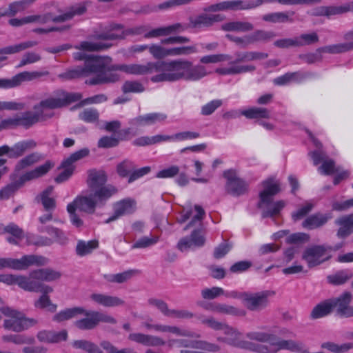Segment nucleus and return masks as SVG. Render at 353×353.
Wrapping results in <instances>:
<instances>
[{"mask_svg":"<svg viewBox=\"0 0 353 353\" xmlns=\"http://www.w3.org/2000/svg\"><path fill=\"white\" fill-rule=\"evenodd\" d=\"M81 99V93L67 92L62 90H57L49 97L34 105V112L28 111L6 119L8 128L23 126L28 128L38 121L52 116V114L46 113V110L59 108Z\"/></svg>","mask_w":353,"mask_h":353,"instance_id":"f257e3e1","label":"nucleus"},{"mask_svg":"<svg viewBox=\"0 0 353 353\" xmlns=\"http://www.w3.org/2000/svg\"><path fill=\"white\" fill-rule=\"evenodd\" d=\"M210 74L203 65H193L186 59L156 62V82L185 80L197 81Z\"/></svg>","mask_w":353,"mask_h":353,"instance_id":"f03ea898","label":"nucleus"},{"mask_svg":"<svg viewBox=\"0 0 353 353\" xmlns=\"http://www.w3.org/2000/svg\"><path fill=\"white\" fill-rule=\"evenodd\" d=\"M170 334L190 338L199 336L192 332L181 329L176 326L156 324V347L162 345L166 347L168 349L191 347L213 352H219L221 349L219 345L205 341H194L185 339H168V341H165L163 339V337L168 338Z\"/></svg>","mask_w":353,"mask_h":353,"instance_id":"7ed1b4c3","label":"nucleus"},{"mask_svg":"<svg viewBox=\"0 0 353 353\" xmlns=\"http://www.w3.org/2000/svg\"><path fill=\"white\" fill-rule=\"evenodd\" d=\"M88 77H92L85 81L89 85L114 83L120 78L117 73L108 72L107 64L102 58L87 60L83 67H74L59 75V78L65 80Z\"/></svg>","mask_w":353,"mask_h":353,"instance_id":"20e7f679","label":"nucleus"},{"mask_svg":"<svg viewBox=\"0 0 353 353\" xmlns=\"http://www.w3.org/2000/svg\"><path fill=\"white\" fill-rule=\"evenodd\" d=\"M141 28H128L123 30L120 24L112 23L104 27L101 32H96L93 37L99 41H83L75 48L89 52L103 51L110 48L112 44L108 41L123 39L128 35L139 34Z\"/></svg>","mask_w":353,"mask_h":353,"instance_id":"39448f33","label":"nucleus"},{"mask_svg":"<svg viewBox=\"0 0 353 353\" xmlns=\"http://www.w3.org/2000/svg\"><path fill=\"white\" fill-rule=\"evenodd\" d=\"M236 59L228 63V66H221L215 70L218 74L236 75L251 72L255 70L252 65H243L242 62L254 60L264 59L268 57V54L259 52H243L236 53Z\"/></svg>","mask_w":353,"mask_h":353,"instance_id":"423d86ee","label":"nucleus"},{"mask_svg":"<svg viewBox=\"0 0 353 353\" xmlns=\"http://www.w3.org/2000/svg\"><path fill=\"white\" fill-rule=\"evenodd\" d=\"M114 192L112 188H106L103 190L91 192L89 195L78 196L70 204L73 205L75 208L80 211L93 214L96 207H101L105 205L106 201L111 197V194Z\"/></svg>","mask_w":353,"mask_h":353,"instance_id":"0eeeda50","label":"nucleus"},{"mask_svg":"<svg viewBox=\"0 0 353 353\" xmlns=\"http://www.w3.org/2000/svg\"><path fill=\"white\" fill-rule=\"evenodd\" d=\"M48 259L43 256L29 254L20 259L0 258V270L10 268L15 270H26L32 265L44 266Z\"/></svg>","mask_w":353,"mask_h":353,"instance_id":"6e6552de","label":"nucleus"},{"mask_svg":"<svg viewBox=\"0 0 353 353\" xmlns=\"http://www.w3.org/2000/svg\"><path fill=\"white\" fill-rule=\"evenodd\" d=\"M341 247V244L336 245L334 249L330 246L313 245L304 250L302 259L307 263L308 268H312L327 261L332 256V252Z\"/></svg>","mask_w":353,"mask_h":353,"instance_id":"1a4fd4ad","label":"nucleus"},{"mask_svg":"<svg viewBox=\"0 0 353 353\" xmlns=\"http://www.w3.org/2000/svg\"><path fill=\"white\" fill-rule=\"evenodd\" d=\"M273 0H234L219 2L205 8V12H219L225 10H249L255 8L263 3H270Z\"/></svg>","mask_w":353,"mask_h":353,"instance_id":"9d476101","label":"nucleus"},{"mask_svg":"<svg viewBox=\"0 0 353 353\" xmlns=\"http://www.w3.org/2000/svg\"><path fill=\"white\" fill-rule=\"evenodd\" d=\"M1 311L5 316L8 317L3 323V327L6 330L20 332L36 323L35 320L25 318L22 313L11 308H3Z\"/></svg>","mask_w":353,"mask_h":353,"instance_id":"9b49d317","label":"nucleus"},{"mask_svg":"<svg viewBox=\"0 0 353 353\" xmlns=\"http://www.w3.org/2000/svg\"><path fill=\"white\" fill-rule=\"evenodd\" d=\"M275 295L272 290H263L256 292H245L243 305L251 312H261L270 304V299Z\"/></svg>","mask_w":353,"mask_h":353,"instance_id":"f8f14e48","label":"nucleus"},{"mask_svg":"<svg viewBox=\"0 0 353 353\" xmlns=\"http://www.w3.org/2000/svg\"><path fill=\"white\" fill-rule=\"evenodd\" d=\"M308 134L313 142L314 145L318 148L317 150L310 153L312 159L313 160L315 165L323 161L322 165L319 168V172L321 174L330 175L335 172H339V168H335L334 161L332 159H325V154L320 148L322 147L321 143L310 132H308Z\"/></svg>","mask_w":353,"mask_h":353,"instance_id":"ddd939ff","label":"nucleus"},{"mask_svg":"<svg viewBox=\"0 0 353 353\" xmlns=\"http://www.w3.org/2000/svg\"><path fill=\"white\" fill-rule=\"evenodd\" d=\"M49 75L48 71H25L20 72L11 79H0V88H12L19 86L24 81L39 79Z\"/></svg>","mask_w":353,"mask_h":353,"instance_id":"4468645a","label":"nucleus"},{"mask_svg":"<svg viewBox=\"0 0 353 353\" xmlns=\"http://www.w3.org/2000/svg\"><path fill=\"white\" fill-rule=\"evenodd\" d=\"M30 290L26 292H41V295L34 302V306L37 308L44 309L47 308L50 312H54L57 309V305L52 303L48 295L53 292V288L46 284L30 283Z\"/></svg>","mask_w":353,"mask_h":353,"instance_id":"2eb2a0df","label":"nucleus"},{"mask_svg":"<svg viewBox=\"0 0 353 353\" xmlns=\"http://www.w3.org/2000/svg\"><path fill=\"white\" fill-rule=\"evenodd\" d=\"M107 181V175L103 170H91L88 171L87 183L92 193L106 188H112L114 192L111 196L117 192V189L112 185H105Z\"/></svg>","mask_w":353,"mask_h":353,"instance_id":"dca6fc26","label":"nucleus"},{"mask_svg":"<svg viewBox=\"0 0 353 353\" xmlns=\"http://www.w3.org/2000/svg\"><path fill=\"white\" fill-rule=\"evenodd\" d=\"M154 68V63L152 62L146 64H119L112 65L111 68L107 65L108 72L112 73L111 70H119L127 74L132 75H145L151 73Z\"/></svg>","mask_w":353,"mask_h":353,"instance_id":"f3484780","label":"nucleus"},{"mask_svg":"<svg viewBox=\"0 0 353 353\" xmlns=\"http://www.w3.org/2000/svg\"><path fill=\"white\" fill-rule=\"evenodd\" d=\"M205 216V211L200 205H195L194 207H185L179 217L178 221L179 223H184L188 219H190V223L185 227V230L190 227L200 225L202 220Z\"/></svg>","mask_w":353,"mask_h":353,"instance_id":"a211bd4d","label":"nucleus"},{"mask_svg":"<svg viewBox=\"0 0 353 353\" xmlns=\"http://www.w3.org/2000/svg\"><path fill=\"white\" fill-rule=\"evenodd\" d=\"M61 276L60 272L52 268H40L30 272L27 276L30 283L44 284L43 282H53Z\"/></svg>","mask_w":353,"mask_h":353,"instance_id":"6ab92c4d","label":"nucleus"},{"mask_svg":"<svg viewBox=\"0 0 353 353\" xmlns=\"http://www.w3.org/2000/svg\"><path fill=\"white\" fill-rule=\"evenodd\" d=\"M137 208L136 201L130 198L121 200L114 205V214L109 217L105 223H109L119 219L120 216L130 214L135 212Z\"/></svg>","mask_w":353,"mask_h":353,"instance_id":"aec40b11","label":"nucleus"},{"mask_svg":"<svg viewBox=\"0 0 353 353\" xmlns=\"http://www.w3.org/2000/svg\"><path fill=\"white\" fill-rule=\"evenodd\" d=\"M351 299V294L345 292L336 299H330L332 310L341 316H353V307L349 305Z\"/></svg>","mask_w":353,"mask_h":353,"instance_id":"412c9836","label":"nucleus"},{"mask_svg":"<svg viewBox=\"0 0 353 353\" xmlns=\"http://www.w3.org/2000/svg\"><path fill=\"white\" fill-rule=\"evenodd\" d=\"M227 179V190L233 195L239 196L244 194L247 190V184L237 177L234 170H227L223 174Z\"/></svg>","mask_w":353,"mask_h":353,"instance_id":"4be33fe9","label":"nucleus"},{"mask_svg":"<svg viewBox=\"0 0 353 353\" xmlns=\"http://www.w3.org/2000/svg\"><path fill=\"white\" fill-rule=\"evenodd\" d=\"M225 16L221 14L202 13L190 19V26L194 28H208L215 23L223 21Z\"/></svg>","mask_w":353,"mask_h":353,"instance_id":"5701e85b","label":"nucleus"},{"mask_svg":"<svg viewBox=\"0 0 353 353\" xmlns=\"http://www.w3.org/2000/svg\"><path fill=\"white\" fill-rule=\"evenodd\" d=\"M259 208L262 210L263 217H272L278 215L285 206V202L280 200L273 201L272 198H268L265 201L260 199Z\"/></svg>","mask_w":353,"mask_h":353,"instance_id":"b1692460","label":"nucleus"},{"mask_svg":"<svg viewBox=\"0 0 353 353\" xmlns=\"http://www.w3.org/2000/svg\"><path fill=\"white\" fill-rule=\"evenodd\" d=\"M221 332L224 336H218V342L244 348L245 343L241 341V334L236 329L227 324Z\"/></svg>","mask_w":353,"mask_h":353,"instance_id":"393cba45","label":"nucleus"},{"mask_svg":"<svg viewBox=\"0 0 353 353\" xmlns=\"http://www.w3.org/2000/svg\"><path fill=\"white\" fill-rule=\"evenodd\" d=\"M90 299L95 303L106 307L121 306L125 303L124 301L118 296L101 293H93L90 295Z\"/></svg>","mask_w":353,"mask_h":353,"instance_id":"a878e982","label":"nucleus"},{"mask_svg":"<svg viewBox=\"0 0 353 353\" xmlns=\"http://www.w3.org/2000/svg\"><path fill=\"white\" fill-rule=\"evenodd\" d=\"M205 237L201 231H194L190 238L182 239L178 243L179 249L182 251H186L195 247H200L204 245Z\"/></svg>","mask_w":353,"mask_h":353,"instance_id":"bb28decb","label":"nucleus"},{"mask_svg":"<svg viewBox=\"0 0 353 353\" xmlns=\"http://www.w3.org/2000/svg\"><path fill=\"white\" fill-rule=\"evenodd\" d=\"M0 282L6 285H17L19 288L26 291L30 290V283L28 281L26 275L2 274H0Z\"/></svg>","mask_w":353,"mask_h":353,"instance_id":"cd10ccee","label":"nucleus"},{"mask_svg":"<svg viewBox=\"0 0 353 353\" xmlns=\"http://www.w3.org/2000/svg\"><path fill=\"white\" fill-rule=\"evenodd\" d=\"M5 234L11 235L8 236L6 240L8 243L13 245H18L23 237V230L18 225L12 223L8 225H0V234Z\"/></svg>","mask_w":353,"mask_h":353,"instance_id":"c85d7f7f","label":"nucleus"},{"mask_svg":"<svg viewBox=\"0 0 353 353\" xmlns=\"http://www.w3.org/2000/svg\"><path fill=\"white\" fill-rule=\"evenodd\" d=\"M37 45V41H28L19 44L7 46L0 49V68L3 67V62L7 59V54H15L32 48Z\"/></svg>","mask_w":353,"mask_h":353,"instance_id":"c756f323","label":"nucleus"},{"mask_svg":"<svg viewBox=\"0 0 353 353\" xmlns=\"http://www.w3.org/2000/svg\"><path fill=\"white\" fill-rule=\"evenodd\" d=\"M52 166L53 165L50 161H46L44 164L37 167L35 169L27 172L18 180L19 185L21 187L26 181L43 176L52 168Z\"/></svg>","mask_w":353,"mask_h":353,"instance_id":"7c9ffc66","label":"nucleus"},{"mask_svg":"<svg viewBox=\"0 0 353 353\" xmlns=\"http://www.w3.org/2000/svg\"><path fill=\"white\" fill-rule=\"evenodd\" d=\"M86 11L87 8L85 3H76L68 8L63 14L57 16L54 20L59 23L67 21L74 17L83 15Z\"/></svg>","mask_w":353,"mask_h":353,"instance_id":"2f4dec72","label":"nucleus"},{"mask_svg":"<svg viewBox=\"0 0 353 353\" xmlns=\"http://www.w3.org/2000/svg\"><path fill=\"white\" fill-rule=\"evenodd\" d=\"M80 314H83L85 317L74 322L75 326L79 330H92L97 325L95 311L86 310L84 309V312L80 313L79 315Z\"/></svg>","mask_w":353,"mask_h":353,"instance_id":"473e14b6","label":"nucleus"},{"mask_svg":"<svg viewBox=\"0 0 353 353\" xmlns=\"http://www.w3.org/2000/svg\"><path fill=\"white\" fill-rule=\"evenodd\" d=\"M263 190L259 194L260 199L265 201L268 198L272 196L281 191L280 183L274 179H268L262 183Z\"/></svg>","mask_w":353,"mask_h":353,"instance_id":"72a5a7b5","label":"nucleus"},{"mask_svg":"<svg viewBox=\"0 0 353 353\" xmlns=\"http://www.w3.org/2000/svg\"><path fill=\"white\" fill-rule=\"evenodd\" d=\"M37 230L39 232L48 233L53 238V242L54 241L61 245H64L68 242V236L61 229L53 226H38Z\"/></svg>","mask_w":353,"mask_h":353,"instance_id":"f704fd0d","label":"nucleus"},{"mask_svg":"<svg viewBox=\"0 0 353 353\" xmlns=\"http://www.w3.org/2000/svg\"><path fill=\"white\" fill-rule=\"evenodd\" d=\"M339 225L337 234L339 237L345 238L353 232V214L345 215L336 221Z\"/></svg>","mask_w":353,"mask_h":353,"instance_id":"c9c22d12","label":"nucleus"},{"mask_svg":"<svg viewBox=\"0 0 353 353\" xmlns=\"http://www.w3.org/2000/svg\"><path fill=\"white\" fill-rule=\"evenodd\" d=\"M329 216L320 213L312 214L308 216L302 223L304 228L313 230L319 228L327 223Z\"/></svg>","mask_w":353,"mask_h":353,"instance_id":"e433bc0d","label":"nucleus"},{"mask_svg":"<svg viewBox=\"0 0 353 353\" xmlns=\"http://www.w3.org/2000/svg\"><path fill=\"white\" fill-rule=\"evenodd\" d=\"M139 273L140 271L138 270H129L115 274H104L103 278L110 283H123Z\"/></svg>","mask_w":353,"mask_h":353,"instance_id":"4c0bfd02","label":"nucleus"},{"mask_svg":"<svg viewBox=\"0 0 353 353\" xmlns=\"http://www.w3.org/2000/svg\"><path fill=\"white\" fill-rule=\"evenodd\" d=\"M221 30L226 32H248L253 29L252 23L246 21H229L222 24Z\"/></svg>","mask_w":353,"mask_h":353,"instance_id":"58836bf2","label":"nucleus"},{"mask_svg":"<svg viewBox=\"0 0 353 353\" xmlns=\"http://www.w3.org/2000/svg\"><path fill=\"white\" fill-rule=\"evenodd\" d=\"M53 187L49 186L39 196V200L46 211H54L56 208V201L51 196Z\"/></svg>","mask_w":353,"mask_h":353,"instance_id":"ea45409f","label":"nucleus"},{"mask_svg":"<svg viewBox=\"0 0 353 353\" xmlns=\"http://www.w3.org/2000/svg\"><path fill=\"white\" fill-rule=\"evenodd\" d=\"M35 146L36 143L32 140L17 143L10 148V158H18L22 156L27 150L33 148Z\"/></svg>","mask_w":353,"mask_h":353,"instance_id":"a19ab883","label":"nucleus"},{"mask_svg":"<svg viewBox=\"0 0 353 353\" xmlns=\"http://www.w3.org/2000/svg\"><path fill=\"white\" fill-rule=\"evenodd\" d=\"M84 312V308L82 307H74L72 308H68L60 311L53 316V321L56 322H62L71 319L79 315L80 313Z\"/></svg>","mask_w":353,"mask_h":353,"instance_id":"79ce46f5","label":"nucleus"},{"mask_svg":"<svg viewBox=\"0 0 353 353\" xmlns=\"http://www.w3.org/2000/svg\"><path fill=\"white\" fill-rule=\"evenodd\" d=\"M321 347L332 353H345L353 349V343L338 344L332 341H326L323 343Z\"/></svg>","mask_w":353,"mask_h":353,"instance_id":"37998d69","label":"nucleus"},{"mask_svg":"<svg viewBox=\"0 0 353 353\" xmlns=\"http://www.w3.org/2000/svg\"><path fill=\"white\" fill-rule=\"evenodd\" d=\"M351 50H353V43L345 42L320 48L318 49V52L336 54L345 52Z\"/></svg>","mask_w":353,"mask_h":353,"instance_id":"c03bdc74","label":"nucleus"},{"mask_svg":"<svg viewBox=\"0 0 353 353\" xmlns=\"http://www.w3.org/2000/svg\"><path fill=\"white\" fill-rule=\"evenodd\" d=\"M187 28L188 26L180 23H176L165 27H160L156 28V37L180 33L185 31Z\"/></svg>","mask_w":353,"mask_h":353,"instance_id":"a18cd8bd","label":"nucleus"},{"mask_svg":"<svg viewBox=\"0 0 353 353\" xmlns=\"http://www.w3.org/2000/svg\"><path fill=\"white\" fill-rule=\"evenodd\" d=\"M130 124L136 129H140L154 123V114L150 113L145 115L138 116L130 121Z\"/></svg>","mask_w":353,"mask_h":353,"instance_id":"49530a36","label":"nucleus"},{"mask_svg":"<svg viewBox=\"0 0 353 353\" xmlns=\"http://www.w3.org/2000/svg\"><path fill=\"white\" fill-rule=\"evenodd\" d=\"M98 247L97 241H85L80 240L78 241L76 247V252L78 256H83L90 254Z\"/></svg>","mask_w":353,"mask_h":353,"instance_id":"de8ad7c7","label":"nucleus"},{"mask_svg":"<svg viewBox=\"0 0 353 353\" xmlns=\"http://www.w3.org/2000/svg\"><path fill=\"white\" fill-rule=\"evenodd\" d=\"M72 347L76 349H80L85 351L88 353H103L99 347L87 340H77L73 341Z\"/></svg>","mask_w":353,"mask_h":353,"instance_id":"09e8293b","label":"nucleus"},{"mask_svg":"<svg viewBox=\"0 0 353 353\" xmlns=\"http://www.w3.org/2000/svg\"><path fill=\"white\" fill-rule=\"evenodd\" d=\"M241 114L248 119H262L269 118L270 112L264 108H251L248 110H242Z\"/></svg>","mask_w":353,"mask_h":353,"instance_id":"8fccbe9b","label":"nucleus"},{"mask_svg":"<svg viewBox=\"0 0 353 353\" xmlns=\"http://www.w3.org/2000/svg\"><path fill=\"white\" fill-rule=\"evenodd\" d=\"M332 305L330 300L324 301L317 305L311 312V317L312 319L322 318L329 314L332 311Z\"/></svg>","mask_w":353,"mask_h":353,"instance_id":"3c124183","label":"nucleus"},{"mask_svg":"<svg viewBox=\"0 0 353 353\" xmlns=\"http://www.w3.org/2000/svg\"><path fill=\"white\" fill-rule=\"evenodd\" d=\"M232 56L229 54H213L202 57L200 62L203 64L217 63L224 61H232Z\"/></svg>","mask_w":353,"mask_h":353,"instance_id":"603ef678","label":"nucleus"},{"mask_svg":"<svg viewBox=\"0 0 353 353\" xmlns=\"http://www.w3.org/2000/svg\"><path fill=\"white\" fill-rule=\"evenodd\" d=\"M291 15L294 14V12H290ZM263 19L265 21L272 23H285L288 21H292V20L290 18L289 12H277L267 14L263 16Z\"/></svg>","mask_w":353,"mask_h":353,"instance_id":"864d4df0","label":"nucleus"},{"mask_svg":"<svg viewBox=\"0 0 353 353\" xmlns=\"http://www.w3.org/2000/svg\"><path fill=\"white\" fill-rule=\"evenodd\" d=\"M353 276L352 271L345 270L327 276L329 283L334 285L343 284Z\"/></svg>","mask_w":353,"mask_h":353,"instance_id":"5fc2aeb1","label":"nucleus"},{"mask_svg":"<svg viewBox=\"0 0 353 353\" xmlns=\"http://www.w3.org/2000/svg\"><path fill=\"white\" fill-rule=\"evenodd\" d=\"M1 339L3 342L16 345L30 344L34 341L32 338L26 337L22 334H6L2 336Z\"/></svg>","mask_w":353,"mask_h":353,"instance_id":"6e6d98bb","label":"nucleus"},{"mask_svg":"<svg viewBox=\"0 0 353 353\" xmlns=\"http://www.w3.org/2000/svg\"><path fill=\"white\" fill-rule=\"evenodd\" d=\"M79 118L85 123H94L99 120V113L97 109L86 108L79 114Z\"/></svg>","mask_w":353,"mask_h":353,"instance_id":"4d7b16f0","label":"nucleus"},{"mask_svg":"<svg viewBox=\"0 0 353 353\" xmlns=\"http://www.w3.org/2000/svg\"><path fill=\"white\" fill-rule=\"evenodd\" d=\"M314 16H323L330 17L334 15H339V6H319L312 10Z\"/></svg>","mask_w":353,"mask_h":353,"instance_id":"13d9d810","label":"nucleus"},{"mask_svg":"<svg viewBox=\"0 0 353 353\" xmlns=\"http://www.w3.org/2000/svg\"><path fill=\"white\" fill-rule=\"evenodd\" d=\"M26 240L28 245L37 246H50L53 243L52 239L50 238L39 235H28Z\"/></svg>","mask_w":353,"mask_h":353,"instance_id":"bf43d9fd","label":"nucleus"},{"mask_svg":"<svg viewBox=\"0 0 353 353\" xmlns=\"http://www.w3.org/2000/svg\"><path fill=\"white\" fill-rule=\"evenodd\" d=\"M128 339L145 346H152L154 344L152 336L141 333H132L128 336Z\"/></svg>","mask_w":353,"mask_h":353,"instance_id":"052dcab7","label":"nucleus"},{"mask_svg":"<svg viewBox=\"0 0 353 353\" xmlns=\"http://www.w3.org/2000/svg\"><path fill=\"white\" fill-rule=\"evenodd\" d=\"M134 168H135L134 163L132 161L126 159L117 165V172L118 174L123 178L127 176L129 177Z\"/></svg>","mask_w":353,"mask_h":353,"instance_id":"680f3d73","label":"nucleus"},{"mask_svg":"<svg viewBox=\"0 0 353 353\" xmlns=\"http://www.w3.org/2000/svg\"><path fill=\"white\" fill-rule=\"evenodd\" d=\"M57 16H53L52 13H46L43 14H35L27 17L26 21L30 23H36L39 24H45L50 21L56 22L54 20Z\"/></svg>","mask_w":353,"mask_h":353,"instance_id":"e2e57ef3","label":"nucleus"},{"mask_svg":"<svg viewBox=\"0 0 353 353\" xmlns=\"http://www.w3.org/2000/svg\"><path fill=\"white\" fill-rule=\"evenodd\" d=\"M216 313L232 316H240L243 314V311L232 305L219 303H217Z\"/></svg>","mask_w":353,"mask_h":353,"instance_id":"0e129e2a","label":"nucleus"},{"mask_svg":"<svg viewBox=\"0 0 353 353\" xmlns=\"http://www.w3.org/2000/svg\"><path fill=\"white\" fill-rule=\"evenodd\" d=\"M40 157L38 154L32 153L21 159L15 166V171L19 172L21 170L39 161Z\"/></svg>","mask_w":353,"mask_h":353,"instance_id":"69168bd1","label":"nucleus"},{"mask_svg":"<svg viewBox=\"0 0 353 353\" xmlns=\"http://www.w3.org/2000/svg\"><path fill=\"white\" fill-rule=\"evenodd\" d=\"M197 52L195 46L171 48L170 57L187 56Z\"/></svg>","mask_w":353,"mask_h":353,"instance_id":"338daca9","label":"nucleus"},{"mask_svg":"<svg viewBox=\"0 0 353 353\" xmlns=\"http://www.w3.org/2000/svg\"><path fill=\"white\" fill-rule=\"evenodd\" d=\"M19 188H21V185H19L18 181L7 185L0 190V200L9 199Z\"/></svg>","mask_w":353,"mask_h":353,"instance_id":"774afa93","label":"nucleus"}]
</instances>
